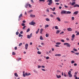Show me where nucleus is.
Listing matches in <instances>:
<instances>
[{
	"instance_id": "obj_23",
	"label": "nucleus",
	"mask_w": 79,
	"mask_h": 79,
	"mask_svg": "<svg viewBox=\"0 0 79 79\" xmlns=\"http://www.w3.org/2000/svg\"><path fill=\"white\" fill-rule=\"evenodd\" d=\"M30 31V28H29L26 31L27 32H29Z\"/></svg>"
},
{
	"instance_id": "obj_38",
	"label": "nucleus",
	"mask_w": 79,
	"mask_h": 79,
	"mask_svg": "<svg viewBox=\"0 0 79 79\" xmlns=\"http://www.w3.org/2000/svg\"><path fill=\"white\" fill-rule=\"evenodd\" d=\"M42 68V66H40L39 65H38V68L39 69V68Z\"/></svg>"
},
{
	"instance_id": "obj_62",
	"label": "nucleus",
	"mask_w": 79,
	"mask_h": 79,
	"mask_svg": "<svg viewBox=\"0 0 79 79\" xmlns=\"http://www.w3.org/2000/svg\"><path fill=\"white\" fill-rule=\"evenodd\" d=\"M79 35V32H78L76 34V35Z\"/></svg>"
},
{
	"instance_id": "obj_2",
	"label": "nucleus",
	"mask_w": 79,
	"mask_h": 79,
	"mask_svg": "<svg viewBox=\"0 0 79 79\" xmlns=\"http://www.w3.org/2000/svg\"><path fill=\"white\" fill-rule=\"evenodd\" d=\"M68 74L69 75V77H72V74H71V71H69V72H68Z\"/></svg>"
},
{
	"instance_id": "obj_54",
	"label": "nucleus",
	"mask_w": 79,
	"mask_h": 79,
	"mask_svg": "<svg viewBox=\"0 0 79 79\" xmlns=\"http://www.w3.org/2000/svg\"><path fill=\"white\" fill-rule=\"evenodd\" d=\"M55 47H60V46L58 45H55Z\"/></svg>"
},
{
	"instance_id": "obj_42",
	"label": "nucleus",
	"mask_w": 79,
	"mask_h": 79,
	"mask_svg": "<svg viewBox=\"0 0 79 79\" xmlns=\"http://www.w3.org/2000/svg\"><path fill=\"white\" fill-rule=\"evenodd\" d=\"M28 6L29 8H31V5L30 4H28Z\"/></svg>"
},
{
	"instance_id": "obj_7",
	"label": "nucleus",
	"mask_w": 79,
	"mask_h": 79,
	"mask_svg": "<svg viewBox=\"0 0 79 79\" xmlns=\"http://www.w3.org/2000/svg\"><path fill=\"white\" fill-rule=\"evenodd\" d=\"M67 30H68V31L70 32V31H73V29H72V28H69L67 29Z\"/></svg>"
},
{
	"instance_id": "obj_56",
	"label": "nucleus",
	"mask_w": 79,
	"mask_h": 79,
	"mask_svg": "<svg viewBox=\"0 0 79 79\" xmlns=\"http://www.w3.org/2000/svg\"><path fill=\"white\" fill-rule=\"evenodd\" d=\"M50 11H49V10H48V9H47V12H48V13H49Z\"/></svg>"
},
{
	"instance_id": "obj_20",
	"label": "nucleus",
	"mask_w": 79,
	"mask_h": 79,
	"mask_svg": "<svg viewBox=\"0 0 79 79\" xmlns=\"http://www.w3.org/2000/svg\"><path fill=\"white\" fill-rule=\"evenodd\" d=\"M45 36L46 37H48V36H49V34H48V33H47L46 34Z\"/></svg>"
},
{
	"instance_id": "obj_6",
	"label": "nucleus",
	"mask_w": 79,
	"mask_h": 79,
	"mask_svg": "<svg viewBox=\"0 0 79 79\" xmlns=\"http://www.w3.org/2000/svg\"><path fill=\"white\" fill-rule=\"evenodd\" d=\"M28 46H29V45H28V44H27L25 45V48L26 50L27 49V48L28 47Z\"/></svg>"
},
{
	"instance_id": "obj_8",
	"label": "nucleus",
	"mask_w": 79,
	"mask_h": 79,
	"mask_svg": "<svg viewBox=\"0 0 79 79\" xmlns=\"http://www.w3.org/2000/svg\"><path fill=\"white\" fill-rule=\"evenodd\" d=\"M21 17H23V14H21L19 16V19H20V18H21Z\"/></svg>"
},
{
	"instance_id": "obj_3",
	"label": "nucleus",
	"mask_w": 79,
	"mask_h": 79,
	"mask_svg": "<svg viewBox=\"0 0 79 79\" xmlns=\"http://www.w3.org/2000/svg\"><path fill=\"white\" fill-rule=\"evenodd\" d=\"M64 45H66V47H71V45L69 44L68 43H64Z\"/></svg>"
},
{
	"instance_id": "obj_5",
	"label": "nucleus",
	"mask_w": 79,
	"mask_h": 79,
	"mask_svg": "<svg viewBox=\"0 0 79 79\" xmlns=\"http://www.w3.org/2000/svg\"><path fill=\"white\" fill-rule=\"evenodd\" d=\"M61 14H66V10H62L60 13Z\"/></svg>"
},
{
	"instance_id": "obj_58",
	"label": "nucleus",
	"mask_w": 79,
	"mask_h": 79,
	"mask_svg": "<svg viewBox=\"0 0 79 79\" xmlns=\"http://www.w3.org/2000/svg\"><path fill=\"white\" fill-rule=\"evenodd\" d=\"M74 66H77V64H76V63L74 64Z\"/></svg>"
},
{
	"instance_id": "obj_9",
	"label": "nucleus",
	"mask_w": 79,
	"mask_h": 79,
	"mask_svg": "<svg viewBox=\"0 0 79 79\" xmlns=\"http://www.w3.org/2000/svg\"><path fill=\"white\" fill-rule=\"evenodd\" d=\"M74 8L76 7H79V5L77 4H76L74 5Z\"/></svg>"
},
{
	"instance_id": "obj_44",
	"label": "nucleus",
	"mask_w": 79,
	"mask_h": 79,
	"mask_svg": "<svg viewBox=\"0 0 79 79\" xmlns=\"http://www.w3.org/2000/svg\"><path fill=\"white\" fill-rule=\"evenodd\" d=\"M21 60V58H19L18 59V61H19V60Z\"/></svg>"
},
{
	"instance_id": "obj_49",
	"label": "nucleus",
	"mask_w": 79,
	"mask_h": 79,
	"mask_svg": "<svg viewBox=\"0 0 79 79\" xmlns=\"http://www.w3.org/2000/svg\"><path fill=\"white\" fill-rule=\"evenodd\" d=\"M61 42H64V40H61Z\"/></svg>"
},
{
	"instance_id": "obj_52",
	"label": "nucleus",
	"mask_w": 79,
	"mask_h": 79,
	"mask_svg": "<svg viewBox=\"0 0 79 79\" xmlns=\"http://www.w3.org/2000/svg\"><path fill=\"white\" fill-rule=\"evenodd\" d=\"M75 54L76 55H79V52H78V53H75Z\"/></svg>"
},
{
	"instance_id": "obj_35",
	"label": "nucleus",
	"mask_w": 79,
	"mask_h": 79,
	"mask_svg": "<svg viewBox=\"0 0 79 79\" xmlns=\"http://www.w3.org/2000/svg\"><path fill=\"white\" fill-rule=\"evenodd\" d=\"M16 53L15 52H12V55H15Z\"/></svg>"
},
{
	"instance_id": "obj_46",
	"label": "nucleus",
	"mask_w": 79,
	"mask_h": 79,
	"mask_svg": "<svg viewBox=\"0 0 79 79\" xmlns=\"http://www.w3.org/2000/svg\"><path fill=\"white\" fill-rule=\"evenodd\" d=\"M64 6L65 8H68V6H67L66 5H64Z\"/></svg>"
},
{
	"instance_id": "obj_29",
	"label": "nucleus",
	"mask_w": 79,
	"mask_h": 79,
	"mask_svg": "<svg viewBox=\"0 0 79 79\" xmlns=\"http://www.w3.org/2000/svg\"><path fill=\"white\" fill-rule=\"evenodd\" d=\"M19 37H23V35H22L20 33H19Z\"/></svg>"
},
{
	"instance_id": "obj_16",
	"label": "nucleus",
	"mask_w": 79,
	"mask_h": 79,
	"mask_svg": "<svg viewBox=\"0 0 79 79\" xmlns=\"http://www.w3.org/2000/svg\"><path fill=\"white\" fill-rule=\"evenodd\" d=\"M31 36H30L29 35H27V38L28 39H31Z\"/></svg>"
},
{
	"instance_id": "obj_30",
	"label": "nucleus",
	"mask_w": 79,
	"mask_h": 79,
	"mask_svg": "<svg viewBox=\"0 0 79 79\" xmlns=\"http://www.w3.org/2000/svg\"><path fill=\"white\" fill-rule=\"evenodd\" d=\"M33 71L34 73H38L37 72V71H36V70H35V69H34L33 70Z\"/></svg>"
},
{
	"instance_id": "obj_51",
	"label": "nucleus",
	"mask_w": 79,
	"mask_h": 79,
	"mask_svg": "<svg viewBox=\"0 0 79 79\" xmlns=\"http://www.w3.org/2000/svg\"><path fill=\"white\" fill-rule=\"evenodd\" d=\"M19 34V32H18V31H17L16 33V35H18Z\"/></svg>"
},
{
	"instance_id": "obj_21",
	"label": "nucleus",
	"mask_w": 79,
	"mask_h": 79,
	"mask_svg": "<svg viewBox=\"0 0 79 79\" xmlns=\"http://www.w3.org/2000/svg\"><path fill=\"white\" fill-rule=\"evenodd\" d=\"M15 75L16 77H18V75L17 74V73H15Z\"/></svg>"
},
{
	"instance_id": "obj_32",
	"label": "nucleus",
	"mask_w": 79,
	"mask_h": 79,
	"mask_svg": "<svg viewBox=\"0 0 79 79\" xmlns=\"http://www.w3.org/2000/svg\"><path fill=\"white\" fill-rule=\"evenodd\" d=\"M55 29H58L59 28L57 26H55Z\"/></svg>"
},
{
	"instance_id": "obj_13",
	"label": "nucleus",
	"mask_w": 79,
	"mask_h": 79,
	"mask_svg": "<svg viewBox=\"0 0 79 79\" xmlns=\"http://www.w3.org/2000/svg\"><path fill=\"white\" fill-rule=\"evenodd\" d=\"M71 12L69 11H67L66 12V14H71Z\"/></svg>"
},
{
	"instance_id": "obj_36",
	"label": "nucleus",
	"mask_w": 79,
	"mask_h": 79,
	"mask_svg": "<svg viewBox=\"0 0 79 79\" xmlns=\"http://www.w3.org/2000/svg\"><path fill=\"white\" fill-rule=\"evenodd\" d=\"M64 77H66V76H66V73H64Z\"/></svg>"
},
{
	"instance_id": "obj_11",
	"label": "nucleus",
	"mask_w": 79,
	"mask_h": 79,
	"mask_svg": "<svg viewBox=\"0 0 79 79\" xmlns=\"http://www.w3.org/2000/svg\"><path fill=\"white\" fill-rule=\"evenodd\" d=\"M30 17H31V18H34L35 17V15H34L32 14H31L30 15Z\"/></svg>"
},
{
	"instance_id": "obj_47",
	"label": "nucleus",
	"mask_w": 79,
	"mask_h": 79,
	"mask_svg": "<svg viewBox=\"0 0 79 79\" xmlns=\"http://www.w3.org/2000/svg\"><path fill=\"white\" fill-rule=\"evenodd\" d=\"M21 25L22 26H25V24L24 23H22Z\"/></svg>"
},
{
	"instance_id": "obj_12",
	"label": "nucleus",
	"mask_w": 79,
	"mask_h": 79,
	"mask_svg": "<svg viewBox=\"0 0 79 79\" xmlns=\"http://www.w3.org/2000/svg\"><path fill=\"white\" fill-rule=\"evenodd\" d=\"M78 13H79V11H76L74 12L73 14H74V15H77V14H78Z\"/></svg>"
},
{
	"instance_id": "obj_25",
	"label": "nucleus",
	"mask_w": 79,
	"mask_h": 79,
	"mask_svg": "<svg viewBox=\"0 0 79 79\" xmlns=\"http://www.w3.org/2000/svg\"><path fill=\"white\" fill-rule=\"evenodd\" d=\"M49 27V25H45V27L46 28H47V27Z\"/></svg>"
},
{
	"instance_id": "obj_45",
	"label": "nucleus",
	"mask_w": 79,
	"mask_h": 79,
	"mask_svg": "<svg viewBox=\"0 0 79 79\" xmlns=\"http://www.w3.org/2000/svg\"><path fill=\"white\" fill-rule=\"evenodd\" d=\"M49 57L48 56H47L46 57V60H48V59H49Z\"/></svg>"
},
{
	"instance_id": "obj_4",
	"label": "nucleus",
	"mask_w": 79,
	"mask_h": 79,
	"mask_svg": "<svg viewBox=\"0 0 79 79\" xmlns=\"http://www.w3.org/2000/svg\"><path fill=\"white\" fill-rule=\"evenodd\" d=\"M33 21H32L31 22H30V23H29V24H30V25H34V24H36L35 23L33 22Z\"/></svg>"
},
{
	"instance_id": "obj_10",
	"label": "nucleus",
	"mask_w": 79,
	"mask_h": 79,
	"mask_svg": "<svg viewBox=\"0 0 79 79\" xmlns=\"http://www.w3.org/2000/svg\"><path fill=\"white\" fill-rule=\"evenodd\" d=\"M56 77L57 78H61V75H56Z\"/></svg>"
},
{
	"instance_id": "obj_34",
	"label": "nucleus",
	"mask_w": 79,
	"mask_h": 79,
	"mask_svg": "<svg viewBox=\"0 0 79 79\" xmlns=\"http://www.w3.org/2000/svg\"><path fill=\"white\" fill-rule=\"evenodd\" d=\"M75 63V61L74 60H72L71 61L72 64H73V63Z\"/></svg>"
},
{
	"instance_id": "obj_63",
	"label": "nucleus",
	"mask_w": 79,
	"mask_h": 79,
	"mask_svg": "<svg viewBox=\"0 0 79 79\" xmlns=\"http://www.w3.org/2000/svg\"><path fill=\"white\" fill-rule=\"evenodd\" d=\"M58 56H61V54H58Z\"/></svg>"
},
{
	"instance_id": "obj_60",
	"label": "nucleus",
	"mask_w": 79,
	"mask_h": 79,
	"mask_svg": "<svg viewBox=\"0 0 79 79\" xmlns=\"http://www.w3.org/2000/svg\"><path fill=\"white\" fill-rule=\"evenodd\" d=\"M23 77H26V75L25 74H23Z\"/></svg>"
},
{
	"instance_id": "obj_55",
	"label": "nucleus",
	"mask_w": 79,
	"mask_h": 79,
	"mask_svg": "<svg viewBox=\"0 0 79 79\" xmlns=\"http://www.w3.org/2000/svg\"><path fill=\"white\" fill-rule=\"evenodd\" d=\"M30 36H31L32 37V33H31L30 34Z\"/></svg>"
},
{
	"instance_id": "obj_27",
	"label": "nucleus",
	"mask_w": 79,
	"mask_h": 79,
	"mask_svg": "<svg viewBox=\"0 0 79 79\" xmlns=\"http://www.w3.org/2000/svg\"><path fill=\"white\" fill-rule=\"evenodd\" d=\"M56 45H60L61 43L57 42L56 43Z\"/></svg>"
},
{
	"instance_id": "obj_64",
	"label": "nucleus",
	"mask_w": 79,
	"mask_h": 79,
	"mask_svg": "<svg viewBox=\"0 0 79 79\" xmlns=\"http://www.w3.org/2000/svg\"><path fill=\"white\" fill-rule=\"evenodd\" d=\"M53 14H54V15H56V13L55 12H52Z\"/></svg>"
},
{
	"instance_id": "obj_43",
	"label": "nucleus",
	"mask_w": 79,
	"mask_h": 79,
	"mask_svg": "<svg viewBox=\"0 0 79 79\" xmlns=\"http://www.w3.org/2000/svg\"><path fill=\"white\" fill-rule=\"evenodd\" d=\"M60 0H55V2H58Z\"/></svg>"
},
{
	"instance_id": "obj_15",
	"label": "nucleus",
	"mask_w": 79,
	"mask_h": 79,
	"mask_svg": "<svg viewBox=\"0 0 79 79\" xmlns=\"http://www.w3.org/2000/svg\"><path fill=\"white\" fill-rule=\"evenodd\" d=\"M42 32H43V29L41 28L40 30V33L42 34Z\"/></svg>"
},
{
	"instance_id": "obj_61",
	"label": "nucleus",
	"mask_w": 79,
	"mask_h": 79,
	"mask_svg": "<svg viewBox=\"0 0 79 79\" xmlns=\"http://www.w3.org/2000/svg\"><path fill=\"white\" fill-rule=\"evenodd\" d=\"M23 23H25L26 21H25V20H23Z\"/></svg>"
},
{
	"instance_id": "obj_48",
	"label": "nucleus",
	"mask_w": 79,
	"mask_h": 79,
	"mask_svg": "<svg viewBox=\"0 0 79 79\" xmlns=\"http://www.w3.org/2000/svg\"><path fill=\"white\" fill-rule=\"evenodd\" d=\"M72 20H74V17H72Z\"/></svg>"
},
{
	"instance_id": "obj_53",
	"label": "nucleus",
	"mask_w": 79,
	"mask_h": 79,
	"mask_svg": "<svg viewBox=\"0 0 79 79\" xmlns=\"http://www.w3.org/2000/svg\"><path fill=\"white\" fill-rule=\"evenodd\" d=\"M43 71H45V69H41Z\"/></svg>"
},
{
	"instance_id": "obj_33",
	"label": "nucleus",
	"mask_w": 79,
	"mask_h": 79,
	"mask_svg": "<svg viewBox=\"0 0 79 79\" xmlns=\"http://www.w3.org/2000/svg\"><path fill=\"white\" fill-rule=\"evenodd\" d=\"M72 38H74L75 37V35L74 34H73L72 36Z\"/></svg>"
},
{
	"instance_id": "obj_50",
	"label": "nucleus",
	"mask_w": 79,
	"mask_h": 79,
	"mask_svg": "<svg viewBox=\"0 0 79 79\" xmlns=\"http://www.w3.org/2000/svg\"><path fill=\"white\" fill-rule=\"evenodd\" d=\"M50 16H51V17H52V18H53V15H52L51 14L50 15Z\"/></svg>"
},
{
	"instance_id": "obj_14",
	"label": "nucleus",
	"mask_w": 79,
	"mask_h": 79,
	"mask_svg": "<svg viewBox=\"0 0 79 79\" xmlns=\"http://www.w3.org/2000/svg\"><path fill=\"white\" fill-rule=\"evenodd\" d=\"M56 19H57L58 21H59V22H60V21H61V19H60V18L59 17H57Z\"/></svg>"
},
{
	"instance_id": "obj_59",
	"label": "nucleus",
	"mask_w": 79,
	"mask_h": 79,
	"mask_svg": "<svg viewBox=\"0 0 79 79\" xmlns=\"http://www.w3.org/2000/svg\"><path fill=\"white\" fill-rule=\"evenodd\" d=\"M26 27V26H24L23 28V29H25Z\"/></svg>"
},
{
	"instance_id": "obj_39",
	"label": "nucleus",
	"mask_w": 79,
	"mask_h": 79,
	"mask_svg": "<svg viewBox=\"0 0 79 79\" xmlns=\"http://www.w3.org/2000/svg\"><path fill=\"white\" fill-rule=\"evenodd\" d=\"M57 73H58V74H59V73H61V71H60L59 70H57Z\"/></svg>"
},
{
	"instance_id": "obj_37",
	"label": "nucleus",
	"mask_w": 79,
	"mask_h": 79,
	"mask_svg": "<svg viewBox=\"0 0 79 79\" xmlns=\"http://www.w3.org/2000/svg\"><path fill=\"white\" fill-rule=\"evenodd\" d=\"M23 45V43H20L19 44V47H20V46H21Z\"/></svg>"
},
{
	"instance_id": "obj_19",
	"label": "nucleus",
	"mask_w": 79,
	"mask_h": 79,
	"mask_svg": "<svg viewBox=\"0 0 79 79\" xmlns=\"http://www.w3.org/2000/svg\"><path fill=\"white\" fill-rule=\"evenodd\" d=\"M73 50L75 52H77V50L76 49H75V48H73Z\"/></svg>"
},
{
	"instance_id": "obj_26",
	"label": "nucleus",
	"mask_w": 79,
	"mask_h": 79,
	"mask_svg": "<svg viewBox=\"0 0 79 79\" xmlns=\"http://www.w3.org/2000/svg\"><path fill=\"white\" fill-rule=\"evenodd\" d=\"M40 30V29L39 28V29H38L37 31L36 32V34H37L38 33L39 31V30Z\"/></svg>"
},
{
	"instance_id": "obj_17",
	"label": "nucleus",
	"mask_w": 79,
	"mask_h": 79,
	"mask_svg": "<svg viewBox=\"0 0 79 79\" xmlns=\"http://www.w3.org/2000/svg\"><path fill=\"white\" fill-rule=\"evenodd\" d=\"M75 3H76V2H73L71 3V5H72V6H73V5H74Z\"/></svg>"
},
{
	"instance_id": "obj_1",
	"label": "nucleus",
	"mask_w": 79,
	"mask_h": 79,
	"mask_svg": "<svg viewBox=\"0 0 79 79\" xmlns=\"http://www.w3.org/2000/svg\"><path fill=\"white\" fill-rule=\"evenodd\" d=\"M47 2H49L48 4V5H51L53 3L52 0H48L47 1Z\"/></svg>"
},
{
	"instance_id": "obj_57",
	"label": "nucleus",
	"mask_w": 79,
	"mask_h": 79,
	"mask_svg": "<svg viewBox=\"0 0 79 79\" xmlns=\"http://www.w3.org/2000/svg\"><path fill=\"white\" fill-rule=\"evenodd\" d=\"M41 67H42L43 68H45V66H44V65H42V66H41Z\"/></svg>"
},
{
	"instance_id": "obj_31",
	"label": "nucleus",
	"mask_w": 79,
	"mask_h": 79,
	"mask_svg": "<svg viewBox=\"0 0 79 79\" xmlns=\"http://www.w3.org/2000/svg\"><path fill=\"white\" fill-rule=\"evenodd\" d=\"M60 33V31L57 30L56 31V34H59Z\"/></svg>"
},
{
	"instance_id": "obj_22",
	"label": "nucleus",
	"mask_w": 79,
	"mask_h": 79,
	"mask_svg": "<svg viewBox=\"0 0 79 79\" xmlns=\"http://www.w3.org/2000/svg\"><path fill=\"white\" fill-rule=\"evenodd\" d=\"M40 40H44V39H43V37H42V36H40Z\"/></svg>"
},
{
	"instance_id": "obj_18",
	"label": "nucleus",
	"mask_w": 79,
	"mask_h": 79,
	"mask_svg": "<svg viewBox=\"0 0 79 79\" xmlns=\"http://www.w3.org/2000/svg\"><path fill=\"white\" fill-rule=\"evenodd\" d=\"M50 9H51V10H52V11H55V7H54V8H53V9H52V8H50Z\"/></svg>"
},
{
	"instance_id": "obj_28",
	"label": "nucleus",
	"mask_w": 79,
	"mask_h": 79,
	"mask_svg": "<svg viewBox=\"0 0 79 79\" xmlns=\"http://www.w3.org/2000/svg\"><path fill=\"white\" fill-rule=\"evenodd\" d=\"M28 6V4H27L26 5H25V7L26 8H27Z\"/></svg>"
},
{
	"instance_id": "obj_24",
	"label": "nucleus",
	"mask_w": 79,
	"mask_h": 79,
	"mask_svg": "<svg viewBox=\"0 0 79 79\" xmlns=\"http://www.w3.org/2000/svg\"><path fill=\"white\" fill-rule=\"evenodd\" d=\"M46 20L47 21H50V19H49L48 18L46 19Z\"/></svg>"
},
{
	"instance_id": "obj_40",
	"label": "nucleus",
	"mask_w": 79,
	"mask_h": 79,
	"mask_svg": "<svg viewBox=\"0 0 79 79\" xmlns=\"http://www.w3.org/2000/svg\"><path fill=\"white\" fill-rule=\"evenodd\" d=\"M37 53H38V54H39V55H40V54H41V52L38 51L37 52Z\"/></svg>"
},
{
	"instance_id": "obj_41",
	"label": "nucleus",
	"mask_w": 79,
	"mask_h": 79,
	"mask_svg": "<svg viewBox=\"0 0 79 79\" xmlns=\"http://www.w3.org/2000/svg\"><path fill=\"white\" fill-rule=\"evenodd\" d=\"M45 0H39L40 2H45Z\"/></svg>"
}]
</instances>
